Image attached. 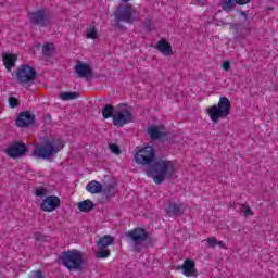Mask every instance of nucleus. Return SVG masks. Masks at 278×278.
<instances>
[{
    "mask_svg": "<svg viewBox=\"0 0 278 278\" xmlns=\"http://www.w3.org/2000/svg\"><path fill=\"white\" fill-rule=\"evenodd\" d=\"M5 153L13 160H16V157H23V155L27 153V146L23 142H14L7 148Z\"/></svg>",
    "mask_w": 278,
    "mask_h": 278,
    "instance_id": "10",
    "label": "nucleus"
},
{
    "mask_svg": "<svg viewBox=\"0 0 278 278\" xmlns=\"http://www.w3.org/2000/svg\"><path fill=\"white\" fill-rule=\"evenodd\" d=\"M30 23L39 27H49L51 25V14L45 9H39L30 13Z\"/></svg>",
    "mask_w": 278,
    "mask_h": 278,
    "instance_id": "7",
    "label": "nucleus"
},
{
    "mask_svg": "<svg viewBox=\"0 0 278 278\" xmlns=\"http://www.w3.org/2000/svg\"><path fill=\"white\" fill-rule=\"evenodd\" d=\"M36 77H38V72L29 65H21L16 71L17 83L21 86L31 84Z\"/></svg>",
    "mask_w": 278,
    "mask_h": 278,
    "instance_id": "6",
    "label": "nucleus"
},
{
    "mask_svg": "<svg viewBox=\"0 0 278 278\" xmlns=\"http://www.w3.org/2000/svg\"><path fill=\"white\" fill-rule=\"evenodd\" d=\"M16 60H18V58L16 56V54H4L2 56V62L7 68V71H12V68H14V66L16 65Z\"/></svg>",
    "mask_w": 278,
    "mask_h": 278,
    "instance_id": "18",
    "label": "nucleus"
},
{
    "mask_svg": "<svg viewBox=\"0 0 278 278\" xmlns=\"http://www.w3.org/2000/svg\"><path fill=\"white\" fill-rule=\"evenodd\" d=\"M236 8V0H222V9L224 12H233Z\"/></svg>",
    "mask_w": 278,
    "mask_h": 278,
    "instance_id": "22",
    "label": "nucleus"
},
{
    "mask_svg": "<svg viewBox=\"0 0 278 278\" xmlns=\"http://www.w3.org/2000/svg\"><path fill=\"white\" fill-rule=\"evenodd\" d=\"M47 194V190L45 188H37L35 190V197H45Z\"/></svg>",
    "mask_w": 278,
    "mask_h": 278,
    "instance_id": "31",
    "label": "nucleus"
},
{
    "mask_svg": "<svg viewBox=\"0 0 278 278\" xmlns=\"http://www.w3.org/2000/svg\"><path fill=\"white\" fill-rule=\"evenodd\" d=\"M111 244H114V237L110 235H104L97 241L99 249H108V247H111Z\"/></svg>",
    "mask_w": 278,
    "mask_h": 278,
    "instance_id": "20",
    "label": "nucleus"
},
{
    "mask_svg": "<svg viewBox=\"0 0 278 278\" xmlns=\"http://www.w3.org/2000/svg\"><path fill=\"white\" fill-rule=\"evenodd\" d=\"M53 51H55V46H53V43L43 45V47H42L43 55H52Z\"/></svg>",
    "mask_w": 278,
    "mask_h": 278,
    "instance_id": "26",
    "label": "nucleus"
},
{
    "mask_svg": "<svg viewBox=\"0 0 278 278\" xmlns=\"http://www.w3.org/2000/svg\"><path fill=\"white\" fill-rule=\"evenodd\" d=\"M121 1H123L124 3H129V1L131 0H121Z\"/></svg>",
    "mask_w": 278,
    "mask_h": 278,
    "instance_id": "39",
    "label": "nucleus"
},
{
    "mask_svg": "<svg viewBox=\"0 0 278 278\" xmlns=\"http://www.w3.org/2000/svg\"><path fill=\"white\" fill-rule=\"evenodd\" d=\"M79 97V93L77 92H61L60 93V99H62V101H71L73 99H77Z\"/></svg>",
    "mask_w": 278,
    "mask_h": 278,
    "instance_id": "24",
    "label": "nucleus"
},
{
    "mask_svg": "<svg viewBox=\"0 0 278 278\" xmlns=\"http://www.w3.org/2000/svg\"><path fill=\"white\" fill-rule=\"evenodd\" d=\"M76 206L79 212H84L85 214H88V212H92V210H94V202H92V200L90 199H87L78 202Z\"/></svg>",
    "mask_w": 278,
    "mask_h": 278,
    "instance_id": "17",
    "label": "nucleus"
},
{
    "mask_svg": "<svg viewBox=\"0 0 278 278\" xmlns=\"http://www.w3.org/2000/svg\"><path fill=\"white\" fill-rule=\"evenodd\" d=\"M177 270H182V275L185 277H197L199 274L197 273V265L194 261L187 258L184 261L180 267H177Z\"/></svg>",
    "mask_w": 278,
    "mask_h": 278,
    "instance_id": "15",
    "label": "nucleus"
},
{
    "mask_svg": "<svg viewBox=\"0 0 278 278\" xmlns=\"http://www.w3.org/2000/svg\"><path fill=\"white\" fill-rule=\"evenodd\" d=\"M206 114L216 124L220 118H229L231 114V101L227 97H220L217 104L206 108Z\"/></svg>",
    "mask_w": 278,
    "mask_h": 278,
    "instance_id": "3",
    "label": "nucleus"
},
{
    "mask_svg": "<svg viewBox=\"0 0 278 278\" xmlns=\"http://www.w3.org/2000/svg\"><path fill=\"white\" fill-rule=\"evenodd\" d=\"M33 278H42V271L41 270H36L33 273Z\"/></svg>",
    "mask_w": 278,
    "mask_h": 278,
    "instance_id": "36",
    "label": "nucleus"
},
{
    "mask_svg": "<svg viewBox=\"0 0 278 278\" xmlns=\"http://www.w3.org/2000/svg\"><path fill=\"white\" fill-rule=\"evenodd\" d=\"M243 214L244 216H253V211L250 206H243Z\"/></svg>",
    "mask_w": 278,
    "mask_h": 278,
    "instance_id": "33",
    "label": "nucleus"
},
{
    "mask_svg": "<svg viewBox=\"0 0 278 278\" xmlns=\"http://www.w3.org/2000/svg\"><path fill=\"white\" fill-rule=\"evenodd\" d=\"M236 5H247L251 0H235Z\"/></svg>",
    "mask_w": 278,
    "mask_h": 278,
    "instance_id": "35",
    "label": "nucleus"
},
{
    "mask_svg": "<svg viewBox=\"0 0 278 278\" xmlns=\"http://www.w3.org/2000/svg\"><path fill=\"white\" fill-rule=\"evenodd\" d=\"M109 149L112 153H114V155H121V147H118V144L111 143L109 144Z\"/></svg>",
    "mask_w": 278,
    "mask_h": 278,
    "instance_id": "28",
    "label": "nucleus"
},
{
    "mask_svg": "<svg viewBox=\"0 0 278 278\" xmlns=\"http://www.w3.org/2000/svg\"><path fill=\"white\" fill-rule=\"evenodd\" d=\"M36 121V116L31 114L29 111H23L17 116L15 124L17 127H30V125H34Z\"/></svg>",
    "mask_w": 278,
    "mask_h": 278,
    "instance_id": "14",
    "label": "nucleus"
},
{
    "mask_svg": "<svg viewBox=\"0 0 278 278\" xmlns=\"http://www.w3.org/2000/svg\"><path fill=\"white\" fill-rule=\"evenodd\" d=\"M132 121L134 113L129 109L117 111L113 115V125H115V127H125V125H129Z\"/></svg>",
    "mask_w": 278,
    "mask_h": 278,
    "instance_id": "9",
    "label": "nucleus"
},
{
    "mask_svg": "<svg viewBox=\"0 0 278 278\" xmlns=\"http://www.w3.org/2000/svg\"><path fill=\"white\" fill-rule=\"evenodd\" d=\"M59 260L67 270H79L84 266V256L77 250L63 252Z\"/></svg>",
    "mask_w": 278,
    "mask_h": 278,
    "instance_id": "4",
    "label": "nucleus"
},
{
    "mask_svg": "<svg viewBox=\"0 0 278 278\" xmlns=\"http://www.w3.org/2000/svg\"><path fill=\"white\" fill-rule=\"evenodd\" d=\"M60 205H61V201L59 197L48 195L42 200L40 204V210L41 212H55V210H58Z\"/></svg>",
    "mask_w": 278,
    "mask_h": 278,
    "instance_id": "11",
    "label": "nucleus"
},
{
    "mask_svg": "<svg viewBox=\"0 0 278 278\" xmlns=\"http://www.w3.org/2000/svg\"><path fill=\"white\" fill-rule=\"evenodd\" d=\"M155 49L162 53L165 58L173 55V46L166 39H161L156 42Z\"/></svg>",
    "mask_w": 278,
    "mask_h": 278,
    "instance_id": "16",
    "label": "nucleus"
},
{
    "mask_svg": "<svg viewBox=\"0 0 278 278\" xmlns=\"http://www.w3.org/2000/svg\"><path fill=\"white\" fill-rule=\"evenodd\" d=\"M144 27L148 31H151V29H153V22H151V20H146Z\"/></svg>",
    "mask_w": 278,
    "mask_h": 278,
    "instance_id": "32",
    "label": "nucleus"
},
{
    "mask_svg": "<svg viewBox=\"0 0 278 278\" xmlns=\"http://www.w3.org/2000/svg\"><path fill=\"white\" fill-rule=\"evenodd\" d=\"M127 237L132 240L135 244V250L140 253L142 249H140V242H147L149 239V232H147V229L144 228H135L134 230H130L127 232Z\"/></svg>",
    "mask_w": 278,
    "mask_h": 278,
    "instance_id": "8",
    "label": "nucleus"
},
{
    "mask_svg": "<svg viewBox=\"0 0 278 278\" xmlns=\"http://www.w3.org/2000/svg\"><path fill=\"white\" fill-rule=\"evenodd\" d=\"M216 247H219L220 249H227V244H225L223 241H217Z\"/></svg>",
    "mask_w": 278,
    "mask_h": 278,
    "instance_id": "38",
    "label": "nucleus"
},
{
    "mask_svg": "<svg viewBox=\"0 0 278 278\" xmlns=\"http://www.w3.org/2000/svg\"><path fill=\"white\" fill-rule=\"evenodd\" d=\"M65 143L62 139H52L46 141L43 144L36 146L33 155L38 160H49L53 155L60 153L64 149Z\"/></svg>",
    "mask_w": 278,
    "mask_h": 278,
    "instance_id": "2",
    "label": "nucleus"
},
{
    "mask_svg": "<svg viewBox=\"0 0 278 278\" xmlns=\"http://www.w3.org/2000/svg\"><path fill=\"white\" fill-rule=\"evenodd\" d=\"M110 256V250L108 249H100V251L97 253V257L99 260H105Z\"/></svg>",
    "mask_w": 278,
    "mask_h": 278,
    "instance_id": "27",
    "label": "nucleus"
},
{
    "mask_svg": "<svg viewBox=\"0 0 278 278\" xmlns=\"http://www.w3.org/2000/svg\"><path fill=\"white\" fill-rule=\"evenodd\" d=\"M114 16L116 23H136L138 21V13L136 8L131 4H119L115 11Z\"/></svg>",
    "mask_w": 278,
    "mask_h": 278,
    "instance_id": "5",
    "label": "nucleus"
},
{
    "mask_svg": "<svg viewBox=\"0 0 278 278\" xmlns=\"http://www.w3.org/2000/svg\"><path fill=\"white\" fill-rule=\"evenodd\" d=\"M86 190L90 192V194H99V192H102L103 190V185L97 180H92L87 184Z\"/></svg>",
    "mask_w": 278,
    "mask_h": 278,
    "instance_id": "19",
    "label": "nucleus"
},
{
    "mask_svg": "<svg viewBox=\"0 0 278 278\" xmlns=\"http://www.w3.org/2000/svg\"><path fill=\"white\" fill-rule=\"evenodd\" d=\"M165 214L169 216V218H174V216H179L181 212L184 211V203L181 201L176 200V201H169L165 205Z\"/></svg>",
    "mask_w": 278,
    "mask_h": 278,
    "instance_id": "12",
    "label": "nucleus"
},
{
    "mask_svg": "<svg viewBox=\"0 0 278 278\" xmlns=\"http://www.w3.org/2000/svg\"><path fill=\"white\" fill-rule=\"evenodd\" d=\"M148 135L150 136L151 140H160V138H164L166 136L160 128L155 126L148 127Z\"/></svg>",
    "mask_w": 278,
    "mask_h": 278,
    "instance_id": "21",
    "label": "nucleus"
},
{
    "mask_svg": "<svg viewBox=\"0 0 278 278\" xmlns=\"http://www.w3.org/2000/svg\"><path fill=\"white\" fill-rule=\"evenodd\" d=\"M35 240H37V241L45 240V236L37 232V233H35Z\"/></svg>",
    "mask_w": 278,
    "mask_h": 278,
    "instance_id": "37",
    "label": "nucleus"
},
{
    "mask_svg": "<svg viewBox=\"0 0 278 278\" xmlns=\"http://www.w3.org/2000/svg\"><path fill=\"white\" fill-rule=\"evenodd\" d=\"M86 37L89 40H97V27L94 25H91L87 30H86Z\"/></svg>",
    "mask_w": 278,
    "mask_h": 278,
    "instance_id": "25",
    "label": "nucleus"
},
{
    "mask_svg": "<svg viewBox=\"0 0 278 278\" xmlns=\"http://www.w3.org/2000/svg\"><path fill=\"white\" fill-rule=\"evenodd\" d=\"M222 68L223 71H229V68H231V62L229 61H225L223 64H222Z\"/></svg>",
    "mask_w": 278,
    "mask_h": 278,
    "instance_id": "34",
    "label": "nucleus"
},
{
    "mask_svg": "<svg viewBox=\"0 0 278 278\" xmlns=\"http://www.w3.org/2000/svg\"><path fill=\"white\" fill-rule=\"evenodd\" d=\"M135 162L138 166H151L152 178L156 185L164 184L177 173L175 162L165 156L156 159L155 148L152 146L140 148L135 153Z\"/></svg>",
    "mask_w": 278,
    "mask_h": 278,
    "instance_id": "1",
    "label": "nucleus"
},
{
    "mask_svg": "<svg viewBox=\"0 0 278 278\" xmlns=\"http://www.w3.org/2000/svg\"><path fill=\"white\" fill-rule=\"evenodd\" d=\"M9 105H10V108H12V109L18 108V105H21V102H18V100L16 99V97H10V98H9Z\"/></svg>",
    "mask_w": 278,
    "mask_h": 278,
    "instance_id": "29",
    "label": "nucleus"
},
{
    "mask_svg": "<svg viewBox=\"0 0 278 278\" xmlns=\"http://www.w3.org/2000/svg\"><path fill=\"white\" fill-rule=\"evenodd\" d=\"M102 116L103 118H114V105L112 104H106L103 110H102Z\"/></svg>",
    "mask_w": 278,
    "mask_h": 278,
    "instance_id": "23",
    "label": "nucleus"
},
{
    "mask_svg": "<svg viewBox=\"0 0 278 278\" xmlns=\"http://www.w3.org/2000/svg\"><path fill=\"white\" fill-rule=\"evenodd\" d=\"M206 242H207L208 247H211V249H216V244H217L218 240H216V237H208L206 239Z\"/></svg>",
    "mask_w": 278,
    "mask_h": 278,
    "instance_id": "30",
    "label": "nucleus"
},
{
    "mask_svg": "<svg viewBox=\"0 0 278 278\" xmlns=\"http://www.w3.org/2000/svg\"><path fill=\"white\" fill-rule=\"evenodd\" d=\"M74 71L80 79H88V77H92V67L88 63L78 61Z\"/></svg>",
    "mask_w": 278,
    "mask_h": 278,
    "instance_id": "13",
    "label": "nucleus"
}]
</instances>
